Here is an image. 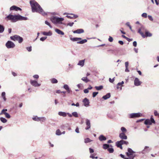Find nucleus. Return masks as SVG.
I'll return each instance as SVG.
<instances>
[{
  "instance_id": "f257e3e1",
  "label": "nucleus",
  "mask_w": 159,
  "mask_h": 159,
  "mask_svg": "<svg viewBox=\"0 0 159 159\" xmlns=\"http://www.w3.org/2000/svg\"><path fill=\"white\" fill-rule=\"evenodd\" d=\"M30 3L31 7L33 12H39L43 16L47 15V13L44 11L40 6L34 0L30 1Z\"/></svg>"
},
{
  "instance_id": "f03ea898",
  "label": "nucleus",
  "mask_w": 159,
  "mask_h": 159,
  "mask_svg": "<svg viewBox=\"0 0 159 159\" xmlns=\"http://www.w3.org/2000/svg\"><path fill=\"white\" fill-rule=\"evenodd\" d=\"M5 19L10 20L13 22H15L18 20H28V18L23 16L20 15H13L9 14L5 18Z\"/></svg>"
},
{
  "instance_id": "7ed1b4c3",
  "label": "nucleus",
  "mask_w": 159,
  "mask_h": 159,
  "mask_svg": "<svg viewBox=\"0 0 159 159\" xmlns=\"http://www.w3.org/2000/svg\"><path fill=\"white\" fill-rule=\"evenodd\" d=\"M52 22L54 24H61L62 22L64 20L63 18L53 16L50 19Z\"/></svg>"
},
{
  "instance_id": "20e7f679",
  "label": "nucleus",
  "mask_w": 159,
  "mask_h": 159,
  "mask_svg": "<svg viewBox=\"0 0 159 159\" xmlns=\"http://www.w3.org/2000/svg\"><path fill=\"white\" fill-rule=\"evenodd\" d=\"M10 39L11 40L14 41H18L19 43H21L23 41V38L17 35H15L13 36H11Z\"/></svg>"
},
{
  "instance_id": "39448f33",
  "label": "nucleus",
  "mask_w": 159,
  "mask_h": 159,
  "mask_svg": "<svg viewBox=\"0 0 159 159\" xmlns=\"http://www.w3.org/2000/svg\"><path fill=\"white\" fill-rule=\"evenodd\" d=\"M142 31L143 32H146V31H147V30L143 26H142L139 29L138 32L142 36L143 38L146 37L144 33L142 32Z\"/></svg>"
},
{
  "instance_id": "423d86ee",
  "label": "nucleus",
  "mask_w": 159,
  "mask_h": 159,
  "mask_svg": "<svg viewBox=\"0 0 159 159\" xmlns=\"http://www.w3.org/2000/svg\"><path fill=\"white\" fill-rule=\"evenodd\" d=\"M155 123V122L154 119L151 117L150 118V119H147L144 121V124L146 125H151L152 123Z\"/></svg>"
},
{
  "instance_id": "0eeeda50",
  "label": "nucleus",
  "mask_w": 159,
  "mask_h": 159,
  "mask_svg": "<svg viewBox=\"0 0 159 159\" xmlns=\"http://www.w3.org/2000/svg\"><path fill=\"white\" fill-rule=\"evenodd\" d=\"M6 46L7 48H14L15 45L13 42L8 41L6 43Z\"/></svg>"
},
{
  "instance_id": "6e6552de",
  "label": "nucleus",
  "mask_w": 159,
  "mask_h": 159,
  "mask_svg": "<svg viewBox=\"0 0 159 159\" xmlns=\"http://www.w3.org/2000/svg\"><path fill=\"white\" fill-rule=\"evenodd\" d=\"M7 111V109H3L2 110L1 113H0V115H2L4 114L5 115L6 118H10L11 116L8 113L5 112Z\"/></svg>"
},
{
  "instance_id": "1a4fd4ad",
  "label": "nucleus",
  "mask_w": 159,
  "mask_h": 159,
  "mask_svg": "<svg viewBox=\"0 0 159 159\" xmlns=\"http://www.w3.org/2000/svg\"><path fill=\"white\" fill-rule=\"evenodd\" d=\"M30 84L35 87H39L41 84L38 83L37 81L35 80H30Z\"/></svg>"
},
{
  "instance_id": "9d476101",
  "label": "nucleus",
  "mask_w": 159,
  "mask_h": 159,
  "mask_svg": "<svg viewBox=\"0 0 159 159\" xmlns=\"http://www.w3.org/2000/svg\"><path fill=\"white\" fill-rule=\"evenodd\" d=\"M142 114L139 113H131L129 115V117L131 118L139 117Z\"/></svg>"
},
{
  "instance_id": "9b49d317",
  "label": "nucleus",
  "mask_w": 159,
  "mask_h": 159,
  "mask_svg": "<svg viewBox=\"0 0 159 159\" xmlns=\"http://www.w3.org/2000/svg\"><path fill=\"white\" fill-rule=\"evenodd\" d=\"M151 149H152L151 148H149V147L146 146L145 147L144 149L141 152V153L143 154H144L146 153H148L151 150Z\"/></svg>"
},
{
  "instance_id": "f8f14e48",
  "label": "nucleus",
  "mask_w": 159,
  "mask_h": 159,
  "mask_svg": "<svg viewBox=\"0 0 159 159\" xmlns=\"http://www.w3.org/2000/svg\"><path fill=\"white\" fill-rule=\"evenodd\" d=\"M128 152H126V154L127 156L129 157L130 156H133L134 155H133V153H134L135 152H134L130 148H128Z\"/></svg>"
},
{
  "instance_id": "ddd939ff",
  "label": "nucleus",
  "mask_w": 159,
  "mask_h": 159,
  "mask_svg": "<svg viewBox=\"0 0 159 159\" xmlns=\"http://www.w3.org/2000/svg\"><path fill=\"white\" fill-rule=\"evenodd\" d=\"M10 11L14 10L15 11H21V9L16 6L13 5L10 7Z\"/></svg>"
},
{
  "instance_id": "4468645a",
  "label": "nucleus",
  "mask_w": 159,
  "mask_h": 159,
  "mask_svg": "<svg viewBox=\"0 0 159 159\" xmlns=\"http://www.w3.org/2000/svg\"><path fill=\"white\" fill-rule=\"evenodd\" d=\"M86 124L87 125V127L85 128L86 130H88L91 127V124L89 120L88 119H86Z\"/></svg>"
},
{
  "instance_id": "2eb2a0df",
  "label": "nucleus",
  "mask_w": 159,
  "mask_h": 159,
  "mask_svg": "<svg viewBox=\"0 0 159 159\" xmlns=\"http://www.w3.org/2000/svg\"><path fill=\"white\" fill-rule=\"evenodd\" d=\"M119 137L122 140H126L127 139V136L124 133H121L119 134Z\"/></svg>"
},
{
  "instance_id": "dca6fc26",
  "label": "nucleus",
  "mask_w": 159,
  "mask_h": 159,
  "mask_svg": "<svg viewBox=\"0 0 159 159\" xmlns=\"http://www.w3.org/2000/svg\"><path fill=\"white\" fill-rule=\"evenodd\" d=\"M141 82L140 81L139 79L136 78L134 80V84L136 86H139L141 85Z\"/></svg>"
},
{
  "instance_id": "f3484780",
  "label": "nucleus",
  "mask_w": 159,
  "mask_h": 159,
  "mask_svg": "<svg viewBox=\"0 0 159 159\" xmlns=\"http://www.w3.org/2000/svg\"><path fill=\"white\" fill-rule=\"evenodd\" d=\"M84 106L85 107H88L89 106V102L88 99L86 98H84L83 101Z\"/></svg>"
},
{
  "instance_id": "a211bd4d",
  "label": "nucleus",
  "mask_w": 159,
  "mask_h": 159,
  "mask_svg": "<svg viewBox=\"0 0 159 159\" xmlns=\"http://www.w3.org/2000/svg\"><path fill=\"white\" fill-rule=\"evenodd\" d=\"M84 31L83 29H78L76 30L73 31V33L74 34H80L81 33H83Z\"/></svg>"
},
{
  "instance_id": "6ab92c4d",
  "label": "nucleus",
  "mask_w": 159,
  "mask_h": 159,
  "mask_svg": "<svg viewBox=\"0 0 159 159\" xmlns=\"http://www.w3.org/2000/svg\"><path fill=\"white\" fill-rule=\"evenodd\" d=\"M124 84L123 81H122L121 82L118 83L117 84V89H120V90H122V87L123 86V84Z\"/></svg>"
},
{
  "instance_id": "aec40b11",
  "label": "nucleus",
  "mask_w": 159,
  "mask_h": 159,
  "mask_svg": "<svg viewBox=\"0 0 159 159\" xmlns=\"http://www.w3.org/2000/svg\"><path fill=\"white\" fill-rule=\"evenodd\" d=\"M42 33L43 35L46 36H51L52 34V33L50 31L48 32H43Z\"/></svg>"
},
{
  "instance_id": "412c9836",
  "label": "nucleus",
  "mask_w": 159,
  "mask_h": 159,
  "mask_svg": "<svg viewBox=\"0 0 159 159\" xmlns=\"http://www.w3.org/2000/svg\"><path fill=\"white\" fill-rule=\"evenodd\" d=\"M120 156L122 158L125 159H134V157H135V156H130L129 157H125V156L122 154H120Z\"/></svg>"
},
{
  "instance_id": "4be33fe9",
  "label": "nucleus",
  "mask_w": 159,
  "mask_h": 159,
  "mask_svg": "<svg viewBox=\"0 0 159 159\" xmlns=\"http://www.w3.org/2000/svg\"><path fill=\"white\" fill-rule=\"evenodd\" d=\"M55 31L58 34H61L62 35H63L64 34V33L63 32L59 29H55Z\"/></svg>"
},
{
  "instance_id": "5701e85b",
  "label": "nucleus",
  "mask_w": 159,
  "mask_h": 159,
  "mask_svg": "<svg viewBox=\"0 0 159 159\" xmlns=\"http://www.w3.org/2000/svg\"><path fill=\"white\" fill-rule=\"evenodd\" d=\"M84 59L80 61L77 65L82 67L84 65Z\"/></svg>"
},
{
  "instance_id": "b1692460",
  "label": "nucleus",
  "mask_w": 159,
  "mask_h": 159,
  "mask_svg": "<svg viewBox=\"0 0 159 159\" xmlns=\"http://www.w3.org/2000/svg\"><path fill=\"white\" fill-rule=\"evenodd\" d=\"M111 97L110 93H107L106 95L102 97V98L104 100H107L109 98Z\"/></svg>"
},
{
  "instance_id": "393cba45",
  "label": "nucleus",
  "mask_w": 159,
  "mask_h": 159,
  "mask_svg": "<svg viewBox=\"0 0 159 159\" xmlns=\"http://www.w3.org/2000/svg\"><path fill=\"white\" fill-rule=\"evenodd\" d=\"M58 114L61 116L63 117H66L67 115V114L64 112L59 111L58 113Z\"/></svg>"
},
{
  "instance_id": "a878e982",
  "label": "nucleus",
  "mask_w": 159,
  "mask_h": 159,
  "mask_svg": "<svg viewBox=\"0 0 159 159\" xmlns=\"http://www.w3.org/2000/svg\"><path fill=\"white\" fill-rule=\"evenodd\" d=\"M70 39L72 41L75 42V41H78L79 40H81L82 39V38H77V37L74 38H70Z\"/></svg>"
},
{
  "instance_id": "bb28decb",
  "label": "nucleus",
  "mask_w": 159,
  "mask_h": 159,
  "mask_svg": "<svg viewBox=\"0 0 159 159\" xmlns=\"http://www.w3.org/2000/svg\"><path fill=\"white\" fill-rule=\"evenodd\" d=\"M99 139L100 141H102L106 140L107 138L103 135H101L99 137Z\"/></svg>"
},
{
  "instance_id": "cd10ccee",
  "label": "nucleus",
  "mask_w": 159,
  "mask_h": 159,
  "mask_svg": "<svg viewBox=\"0 0 159 159\" xmlns=\"http://www.w3.org/2000/svg\"><path fill=\"white\" fill-rule=\"evenodd\" d=\"M110 146L112 147L111 145H109L108 144H103V149H108Z\"/></svg>"
},
{
  "instance_id": "c85d7f7f",
  "label": "nucleus",
  "mask_w": 159,
  "mask_h": 159,
  "mask_svg": "<svg viewBox=\"0 0 159 159\" xmlns=\"http://www.w3.org/2000/svg\"><path fill=\"white\" fill-rule=\"evenodd\" d=\"M87 41L86 39H84L80 41L77 42V43L78 44H83L87 42Z\"/></svg>"
},
{
  "instance_id": "c756f323",
  "label": "nucleus",
  "mask_w": 159,
  "mask_h": 159,
  "mask_svg": "<svg viewBox=\"0 0 159 159\" xmlns=\"http://www.w3.org/2000/svg\"><path fill=\"white\" fill-rule=\"evenodd\" d=\"M145 35L146 36V37H150L152 36V34L151 33H150L149 32H148L147 30V31H146V32H145Z\"/></svg>"
},
{
  "instance_id": "7c9ffc66",
  "label": "nucleus",
  "mask_w": 159,
  "mask_h": 159,
  "mask_svg": "<svg viewBox=\"0 0 159 159\" xmlns=\"http://www.w3.org/2000/svg\"><path fill=\"white\" fill-rule=\"evenodd\" d=\"M4 30V27L2 25H0V33H1L3 32Z\"/></svg>"
},
{
  "instance_id": "2f4dec72",
  "label": "nucleus",
  "mask_w": 159,
  "mask_h": 159,
  "mask_svg": "<svg viewBox=\"0 0 159 159\" xmlns=\"http://www.w3.org/2000/svg\"><path fill=\"white\" fill-rule=\"evenodd\" d=\"M51 82L52 84H56L58 82V81L56 79L53 78L51 80Z\"/></svg>"
},
{
  "instance_id": "473e14b6",
  "label": "nucleus",
  "mask_w": 159,
  "mask_h": 159,
  "mask_svg": "<svg viewBox=\"0 0 159 159\" xmlns=\"http://www.w3.org/2000/svg\"><path fill=\"white\" fill-rule=\"evenodd\" d=\"M0 120L3 123H5L7 121V120L3 117H1Z\"/></svg>"
},
{
  "instance_id": "72a5a7b5",
  "label": "nucleus",
  "mask_w": 159,
  "mask_h": 159,
  "mask_svg": "<svg viewBox=\"0 0 159 159\" xmlns=\"http://www.w3.org/2000/svg\"><path fill=\"white\" fill-rule=\"evenodd\" d=\"M120 142L122 144H125L126 145H128L129 144V142L128 141L121 140H120Z\"/></svg>"
},
{
  "instance_id": "f704fd0d",
  "label": "nucleus",
  "mask_w": 159,
  "mask_h": 159,
  "mask_svg": "<svg viewBox=\"0 0 159 159\" xmlns=\"http://www.w3.org/2000/svg\"><path fill=\"white\" fill-rule=\"evenodd\" d=\"M81 80L86 83H87L89 81V80L87 79V77H83L81 79Z\"/></svg>"
},
{
  "instance_id": "c9c22d12",
  "label": "nucleus",
  "mask_w": 159,
  "mask_h": 159,
  "mask_svg": "<svg viewBox=\"0 0 159 159\" xmlns=\"http://www.w3.org/2000/svg\"><path fill=\"white\" fill-rule=\"evenodd\" d=\"M116 145L117 147H119L121 145H122V143L120 142V141H118L116 143Z\"/></svg>"
},
{
  "instance_id": "e433bc0d",
  "label": "nucleus",
  "mask_w": 159,
  "mask_h": 159,
  "mask_svg": "<svg viewBox=\"0 0 159 159\" xmlns=\"http://www.w3.org/2000/svg\"><path fill=\"white\" fill-rule=\"evenodd\" d=\"M103 87L102 86H95V88L96 90H100L102 89Z\"/></svg>"
},
{
  "instance_id": "4c0bfd02",
  "label": "nucleus",
  "mask_w": 159,
  "mask_h": 159,
  "mask_svg": "<svg viewBox=\"0 0 159 159\" xmlns=\"http://www.w3.org/2000/svg\"><path fill=\"white\" fill-rule=\"evenodd\" d=\"M92 141V140L90 139L89 138H87L84 139V143H88Z\"/></svg>"
},
{
  "instance_id": "58836bf2",
  "label": "nucleus",
  "mask_w": 159,
  "mask_h": 159,
  "mask_svg": "<svg viewBox=\"0 0 159 159\" xmlns=\"http://www.w3.org/2000/svg\"><path fill=\"white\" fill-rule=\"evenodd\" d=\"M56 134L57 135H60L61 134V133L59 129H57L56 132Z\"/></svg>"
},
{
  "instance_id": "ea45409f",
  "label": "nucleus",
  "mask_w": 159,
  "mask_h": 159,
  "mask_svg": "<svg viewBox=\"0 0 159 159\" xmlns=\"http://www.w3.org/2000/svg\"><path fill=\"white\" fill-rule=\"evenodd\" d=\"M72 114L73 116L75 117H78V115L76 112H72Z\"/></svg>"
},
{
  "instance_id": "a19ab883",
  "label": "nucleus",
  "mask_w": 159,
  "mask_h": 159,
  "mask_svg": "<svg viewBox=\"0 0 159 159\" xmlns=\"http://www.w3.org/2000/svg\"><path fill=\"white\" fill-rule=\"evenodd\" d=\"M120 129L122 131V133H126L127 132V130L124 127H122Z\"/></svg>"
},
{
  "instance_id": "79ce46f5",
  "label": "nucleus",
  "mask_w": 159,
  "mask_h": 159,
  "mask_svg": "<svg viewBox=\"0 0 159 159\" xmlns=\"http://www.w3.org/2000/svg\"><path fill=\"white\" fill-rule=\"evenodd\" d=\"M46 120V118L45 117H40L39 121L42 122H44Z\"/></svg>"
},
{
  "instance_id": "37998d69",
  "label": "nucleus",
  "mask_w": 159,
  "mask_h": 159,
  "mask_svg": "<svg viewBox=\"0 0 159 159\" xmlns=\"http://www.w3.org/2000/svg\"><path fill=\"white\" fill-rule=\"evenodd\" d=\"M33 119L35 121H39V119H40V117H38L37 116H35L34 117H33Z\"/></svg>"
},
{
  "instance_id": "c03bdc74",
  "label": "nucleus",
  "mask_w": 159,
  "mask_h": 159,
  "mask_svg": "<svg viewBox=\"0 0 159 159\" xmlns=\"http://www.w3.org/2000/svg\"><path fill=\"white\" fill-rule=\"evenodd\" d=\"M108 150L110 153H113L114 152V149L112 148H108Z\"/></svg>"
},
{
  "instance_id": "a18cd8bd",
  "label": "nucleus",
  "mask_w": 159,
  "mask_h": 159,
  "mask_svg": "<svg viewBox=\"0 0 159 159\" xmlns=\"http://www.w3.org/2000/svg\"><path fill=\"white\" fill-rule=\"evenodd\" d=\"M45 23L46 24L49 26L50 28H52V26L47 21H45Z\"/></svg>"
},
{
  "instance_id": "49530a36",
  "label": "nucleus",
  "mask_w": 159,
  "mask_h": 159,
  "mask_svg": "<svg viewBox=\"0 0 159 159\" xmlns=\"http://www.w3.org/2000/svg\"><path fill=\"white\" fill-rule=\"evenodd\" d=\"M98 93V92H93V98L95 97L97 94Z\"/></svg>"
},
{
  "instance_id": "de8ad7c7",
  "label": "nucleus",
  "mask_w": 159,
  "mask_h": 159,
  "mask_svg": "<svg viewBox=\"0 0 159 159\" xmlns=\"http://www.w3.org/2000/svg\"><path fill=\"white\" fill-rule=\"evenodd\" d=\"M63 88L66 90L69 89L68 86L67 84H65L63 86Z\"/></svg>"
},
{
  "instance_id": "09e8293b",
  "label": "nucleus",
  "mask_w": 159,
  "mask_h": 159,
  "mask_svg": "<svg viewBox=\"0 0 159 159\" xmlns=\"http://www.w3.org/2000/svg\"><path fill=\"white\" fill-rule=\"evenodd\" d=\"M47 38V37H42L40 38V40L42 41H44Z\"/></svg>"
},
{
  "instance_id": "8fccbe9b",
  "label": "nucleus",
  "mask_w": 159,
  "mask_h": 159,
  "mask_svg": "<svg viewBox=\"0 0 159 159\" xmlns=\"http://www.w3.org/2000/svg\"><path fill=\"white\" fill-rule=\"evenodd\" d=\"M115 80V77L113 78L112 79H111V78L109 79V81L111 83H113Z\"/></svg>"
},
{
  "instance_id": "3c124183",
  "label": "nucleus",
  "mask_w": 159,
  "mask_h": 159,
  "mask_svg": "<svg viewBox=\"0 0 159 159\" xmlns=\"http://www.w3.org/2000/svg\"><path fill=\"white\" fill-rule=\"evenodd\" d=\"M142 16L144 18L147 17V14L146 13H144L142 14Z\"/></svg>"
},
{
  "instance_id": "603ef678",
  "label": "nucleus",
  "mask_w": 159,
  "mask_h": 159,
  "mask_svg": "<svg viewBox=\"0 0 159 159\" xmlns=\"http://www.w3.org/2000/svg\"><path fill=\"white\" fill-rule=\"evenodd\" d=\"M26 49L29 52H31L32 51V47L31 46H30V47H27Z\"/></svg>"
},
{
  "instance_id": "864d4df0",
  "label": "nucleus",
  "mask_w": 159,
  "mask_h": 159,
  "mask_svg": "<svg viewBox=\"0 0 159 159\" xmlns=\"http://www.w3.org/2000/svg\"><path fill=\"white\" fill-rule=\"evenodd\" d=\"M154 114L155 116H159V113H158L157 111L156 110L154 111Z\"/></svg>"
},
{
  "instance_id": "5fc2aeb1",
  "label": "nucleus",
  "mask_w": 159,
  "mask_h": 159,
  "mask_svg": "<svg viewBox=\"0 0 159 159\" xmlns=\"http://www.w3.org/2000/svg\"><path fill=\"white\" fill-rule=\"evenodd\" d=\"M108 41L110 42H112L113 41L112 37L110 36L108 39Z\"/></svg>"
},
{
  "instance_id": "6e6d98bb",
  "label": "nucleus",
  "mask_w": 159,
  "mask_h": 159,
  "mask_svg": "<svg viewBox=\"0 0 159 159\" xmlns=\"http://www.w3.org/2000/svg\"><path fill=\"white\" fill-rule=\"evenodd\" d=\"M33 77L34 79H38L39 78V76L38 75H35L33 76Z\"/></svg>"
},
{
  "instance_id": "4d7b16f0",
  "label": "nucleus",
  "mask_w": 159,
  "mask_h": 159,
  "mask_svg": "<svg viewBox=\"0 0 159 159\" xmlns=\"http://www.w3.org/2000/svg\"><path fill=\"white\" fill-rule=\"evenodd\" d=\"M148 18L151 21H153V19L152 16H150V15H148Z\"/></svg>"
},
{
  "instance_id": "13d9d810",
  "label": "nucleus",
  "mask_w": 159,
  "mask_h": 159,
  "mask_svg": "<svg viewBox=\"0 0 159 159\" xmlns=\"http://www.w3.org/2000/svg\"><path fill=\"white\" fill-rule=\"evenodd\" d=\"M74 24V22L69 23H68L67 24V25L70 26L71 27V26H72Z\"/></svg>"
},
{
  "instance_id": "bf43d9fd",
  "label": "nucleus",
  "mask_w": 159,
  "mask_h": 159,
  "mask_svg": "<svg viewBox=\"0 0 159 159\" xmlns=\"http://www.w3.org/2000/svg\"><path fill=\"white\" fill-rule=\"evenodd\" d=\"M84 92L85 93H88L89 92V89H84Z\"/></svg>"
},
{
  "instance_id": "052dcab7",
  "label": "nucleus",
  "mask_w": 159,
  "mask_h": 159,
  "mask_svg": "<svg viewBox=\"0 0 159 159\" xmlns=\"http://www.w3.org/2000/svg\"><path fill=\"white\" fill-rule=\"evenodd\" d=\"M70 15L73 16V18H76L78 17V16H77V15H75L73 14H70Z\"/></svg>"
},
{
  "instance_id": "680f3d73",
  "label": "nucleus",
  "mask_w": 159,
  "mask_h": 159,
  "mask_svg": "<svg viewBox=\"0 0 159 159\" xmlns=\"http://www.w3.org/2000/svg\"><path fill=\"white\" fill-rule=\"evenodd\" d=\"M89 150L90 153H92L94 152L93 150L91 148H89Z\"/></svg>"
},
{
  "instance_id": "e2e57ef3",
  "label": "nucleus",
  "mask_w": 159,
  "mask_h": 159,
  "mask_svg": "<svg viewBox=\"0 0 159 159\" xmlns=\"http://www.w3.org/2000/svg\"><path fill=\"white\" fill-rule=\"evenodd\" d=\"M137 45V42L136 41H134L133 42V45L134 47H136Z\"/></svg>"
},
{
  "instance_id": "0e129e2a",
  "label": "nucleus",
  "mask_w": 159,
  "mask_h": 159,
  "mask_svg": "<svg viewBox=\"0 0 159 159\" xmlns=\"http://www.w3.org/2000/svg\"><path fill=\"white\" fill-rule=\"evenodd\" d=\"M125 67H128L129 66V62L128 61H126L125 63Z\"/></svg>"
},
{
  "instance_id": "69168bd1",
  "label": "nucleus",
  "mask_w": 159,
  "mask_h": 159,
  "mask_svg": "<svg viewBox=\"0 0 159 159\" xmlns=\"http://www.w3.org/2000/svg\"><path fill=\"white\" fill-rule=\"evenodd\" d=\"M75 131L77 133H79V129L78 127H77L75 130Z\"/></svg>"
},
{
  "instance_id": "338daca9",
  "label": "nucleus",
  "mask_w": 159,
  "mask_h": 159,
  "mask_svg": "<svg viewBox=\"0 0 159 159\" xmlns=\"http://www.w3.org/2000/svg\"><path fill=\"white\" fill-rule=\"evenodd\" d=\"M118 43L119 44L122 45H123L124 44V43L122 41L120 40L118 41Z\"/></svg>"
},
{
  "instance_id": "774afa93",
  "label": "nucleus",
  "mask_w": 159,
  "mask_h": 159,
  "mask_svg": "<svg viewBox=\"0 0 159 159\" xmlns=\"http://www.w3.org/2000/svg\"><path fill=\"white\" fill-rule=\"evenodd\" d=\"M125 71L126 72H129V70L128 69V67H125Z\"/></svg>"
}]
</instances>
